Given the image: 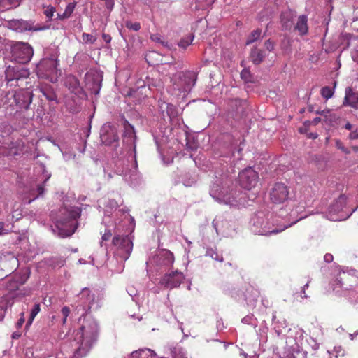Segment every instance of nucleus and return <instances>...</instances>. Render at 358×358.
<instances>
[{
	"mask_svg": "<svg viewBox=\"0 0 358 358\" xmlns=\"http://www.w3.org/2000/svg\"><path fill=\"white\" fill-rule=\"evenodd\" d=\"M100 328L97 322L91 317L84 320L70 341L72 354L69 358H85L98 341Z\"/></svg>",
	"mask_w": 358,
	"mask_h": 358,
	"instance_id": "obj_1",
	"label": "nucleus"
},
{
	"mask_svg": "<svg viewBox=\"0 0 358 358\" xmlns=\"http://www.w3.org/2000/svg\"><path fill=\"white\" fill-rule=\"evenodd\" d=\"M62 215L63 216L56 221L52 231L60 238L69 237L78 227L77 220L80 216V210L76 207L64 208L62 211Z\"/></svg>",
	"mask_w": 358,
	"mask_h": 358,
	"instance_id": "obj_2",
	"label": "nucleus"
},
{
	"mask_svg": "<svg viewBox=\"0 0 358 358\" xmlns=\"http://www.w3.org/2000/svg\"><path fill=\"white\" fill-rule=\"evenodd\" d=\"M197 80V75L192 71L176 73L170 77L171 85L169 90L177 96L182 92H189L194 86Z\"/></svg>",
	"mask_w": 358,
	"mask_h": 358,
	"instance_id": "obj_3",
	"label": "nucleus"
},
{
	"mask_svg": "<svg viewBox=\"0 0 358 358\" xmlns=\"http://www.w3.org/2000/svg\"><path fill=\"white\" fill-rule=\"evenodd\" d=\"M57 57V51L55 50L53 53L42 59L36 67L37 76L41 78L49 80L52 83L56 82L58 72Z\"/></svg>",
	"mask_w": 358,
	"mask_h": 358,
	"instance_id": "obj_4",
	"label": "nucleus"
},
{
	"mask_svg": "<svg viewBox=\"0 0 358 358\" xmlns=\"http://www.w3.org/2000/svg\"><path fill=\"white\" fill-rule=\"evenodd\" d=\"M220 184V181L216 180L210 189V194L215 201L231 206H237L241 204V198L237 199L231 193L228 194L227 192H224V190L221 189Z\"/></svg>",
	"mask_w": 358,
	"mask_h": 358,
	"instance_id": "obj_5",
	"label": "nucleus"
},
{
	"mask_svg": "<svg viewBox=\"0 0 358 358\" xmlns=\"http://www.w3.org/2000/svg\"><path fill=\"white\" fill-rule=\"evenodd\" d=\"M112 243L116 248L115 255L124 261L129 259L133 249V242L129 236H115Z\"/></svg>",
	"mask_w": 358,
	"mask_h": 358,
	"instance_id": "obj_6",
	"label": "nucleus"
},
{
	"mask_svg": "<svg viewBox=\"0 0 358 358\" xmlns=\"http://www.w3.org/2000/svg\"><path fill=\"white\" fill-rule=\"evenodd\" d=\"M34 55L32 47L27 43L19 42L12 47L13 59L17 63H28Z\"/></svg>",
	"mask_w": 358,
	"mask_h": 358,
	"instance_id": "obj_7",
	"label": "nucleus"
},
{
	"mask_svg": "<svg viewBox=\"0 0 358 358\" xmlns=\"http://www.w3.org/2000/svg\"><path fill=\"white\" fill-rule=\"evenodd\" d=\"M345 277H348L345 272L339 273L336 279L331 283V289L333 291L338 292L337 288L343 289V295L348 298L352 303H358V284L350 287H344L343 280H345Z\"/></svg>",
	"mask_w": 358,
	"mask_h": 358,
	"instance_id": "obj_8",
	"label": "nucleus"
},
{
	"mask_svg": "<svg viewBox=\"0 0 358 358\" xmlns=\"http://www.w3.org/2000/svg\"><path fill=\"white\" fill-rule=\"evenodd\" d=\"M252 221L253 232L259 235L269 236L271 234H275L282 231L285 229V227H283L280 229H278L276 228L271 229V228L267 219L260 215H255L252 218Z\"/></svg>",
	"mask_w": 358,
	"mask_h": 358,
	"instance_id": "obj_9",
	"label": "nucleus"
},
{
	"mask_svg": "<svg viewBox=\"0 0 358 358\" xmlns=\"http://www.w3.org/2000/svg\"><path fill=\"white\" fill-rule=\"evenodd\" d=\"M259 180V175L252 168H246L240 172L238 180L240 185L245 189H251L255 187Z\"/></svg>",
	"mask_w": 358,
	"mask_h": 358,
	"instance_id": "obj_10",
	"label": "nucleus"
},
{
	"mask_svg": "<svg viewBox=\"0 0 358 358\" xmlns=\"http://www.w3.org/2000/svg\"><path fill=\"white\" fill-rule=\"evenodd\" d=\"M289 187L282 182L274 184L270 192V199L275 204L285 203L289 199Z\"/></svg>",
	"mask_w": 358,
	"mask_h": 358,
	"instance_id": "obj_11",
	"label": "nucleus"
},
{
	"mask_svg": "<svg viewBox=\"0 0 358 358\" xmlns=\"http://www.w3.org/2000/svg\"><path fill=\"white\" fill-rule=\"evenodd\" d=\"M185 276L182 272L178 271L164 274L159 281V284L166 289H172L178 287L184 280Z\"/></svg>",
	"mask_w": 358,
	"mask_h": 358,
	"instance_id": "obj_12",
	"label": "nucleus"
},
{
	"mask_svg": "<svg viewBox=\"0 0 358 358\" xmlns=\"http://www.w3.org/2000/svg\"><path fill=\"white\" fill-rule=\"evenodd\" d=\"M11 95V94H10ZM14 96L13 102L21 109L28 110L32 102L33 94L29 90H20L12 94Z\"/></svg>",
	"mask_w": 358,
	"mask_h": 358,
	"instance_id": "obj_13",
	"label": "nucleus"
},
{
	"mask_svg": "<svg viewBox=\"0 0 358 358\" xmlns=\"http://www.w3.org/2000/svg\"><path fill=\"white\" fill-rule=\"evenodd\" d=\"M101 139L102 143L106 145L117 143L119 136L117 129L110 125H104L101 129Z\"/></svg>",
	"mask_w": 358,
	"mask_h": 358,
	"instance_id": "obj_14",
	"label": "nucleus"
},
{
	"mask_svg": "<svg viewBox=\"0 0 358 358\" xmlns=\"http://www.w3.org/2000/svg\"><path fill=\"white\" fill-rule=\"evenodd\" d=\"M122 126L124 128L122 134L123 143L135 150L136 136L134 127L127 120H124Z\"/></svg>",
	"mask_w": 358,
	"mask_h": 358,
	"instance_id": "obj_15",
	"label": "nucleus"
},
{
	"mask_svg": "<svg viewBox=\"0 0 358 358\" xmlns=\"http://www.w3.org/2000/svg\"><path fill=\"white\" fill-rule=\"evenodd\" d=\"M85 80L91 92L98 94L101 87L102 76L96 72H90L86 74Z\"/></svg>",
	"mask_w": 358,
	"mask_h": 358,
	"instance_id": "obj_16",
	"label": "nucleus"
},
{
	"mask_svg": "<svg viewBox=\"0 0 358 358\" xmlns=\"http://www.w3.org/2000/svg\"><path fill=\"white\" fill-rule=\"evenodd\" d=\"M7 27L15 31L23 32L26 31L38 30L34 27L32 21H26L24 20H12L8 22Z\"/></svg>",
	"mask_w": 358,
	"mask_h": 358,
	"instance_id": "obj_17",
	"label": "nucleus"
},
{
	"mask_svg": "<svg viewBox=\"0 0 358 358\" xmlns=\"http://www.w3.org/2000/svg\"><path fill=\"white\" fill-rule=\"evenodd\" d=\"M29 76V72L27 69L22 68L19 69L17 66H9L5 71L6 80L8 82L19 80L21 78H27Z\"/></svg>",
	"mask_w": 358,
	"mask_h": 358,
	"instance_id": "obj_18",
	"label": "nucleus"
},
{
	"mask_svg": "<svg viewBox=\"0 0 358 358\" xmlns=\"http://www.w3.org/2000/svg\"><path fill=\"white\" fill-rule=\"evenodd\" d=\"M78 299L80 306H83V309L87 312L91 309L92 305L94 303V295L91 294L90 290L85 287L78 294Z\"/></svg>",
	"mask_w": 358,
	"mask_h": 358,
	"instance_id": "obj_19",
	"label": "nucleus"
},
{
	"mask_svg": "<svg viewBox=\"0 0 358 358\" xmlns=\"http://www.w3.org/2000/svg\"><path fill=\"white\" fill-rule=\"evenodd\" d=\"M343 106H350L351 108L358 109V92L354 91L352 87H348L345 90V97L343 101Z\"/></svg>",
	"mask_w": 358,
	"mask_h": 358,
	"instance_id": "obj_20",
	"label": "nucleus"
},
{
	"mask_svg": "<svg viewBox=\"0 0 358 358\" xmlns=\"http://www.w3.org/2000/svg\"><path fill=\"white\" fill-rule=\"evenodd\" d=\"M296 13L290 9L283 11L280 15V23L283 29L290 30L293 27Z\"/></svg>",
	"mask_w": 358,
	"mask_h": 358,
	"instance_id": "obj_21",
	"label": "nucleus"
},
{
	"mask_svg": "<svg viewBox=\"0 0 358 358\" xmlns=\"http://www.w3.org/2000/svg\"><path fill=\"white\" fill-rule=\"evenodd\" d=\"M19 145L18 141L10 140L8 142H3L0 149L3 150V153L7 156H15L19 154Z\"/></svg>",
	"mask_w": 358,
	"mask_h": 358,
	"instance_id": "obj_22",
	"label": "nucleus"
},
{
	"mask_svg": "<svg viewBox=\"0 0 358 358\" xmlns=\"http://www.w3.org/2000/svg\"><path fill=\"white\" fill-rule=\"evenodd\" d=\"M347 203L346 196L341 195L329 207V213L337 214L341 212L345 207Z\"/></svg>",
	"mask_w": 358,
	"mask_h": 358,
	"instance_id": "obj_23",
	"label": "nucleus"
},
{
	"mask_svg": "<svg viewBox=\"0 0 358 358\" xmlns=\"http://www.w3.org/2000/svg\"><path fill=\"white\" fill-rule=\"evenodd\" d=\"M294 29L298 31L301 36L307 34L308 31V17L305 15H300L294 26Z\"/></svg>",
	"mask_w": 358,
	"mask_h": 358,
	"instance_id": "obj_24",
	"label": "nucleus"
},
{
	"mask_svg": "<svg viewBox=\"0 0 358 358\" xmlns=\"http://www.w3.org/2000/svg\"><path fill=\"white\" fill-rule=\"evenodd\" d=\"M66 86L73 93L77 94L81 91L80 82L74 76H69L66 80Z\"/></svg>",
	"mask_w": 358,
	"mask_h": 358,
	"instance_id": "obj_25",
	"label": "nucleus"
},
{
	"mask_svg": "<svg viewBox=\"0 0 358 358\" xmlns=\"http://www.w3.org/2000/svg\"><path fill=\"white\" fill-rule=\"evenodd\" d=\"M250 57L252 63L257 65L263 61L265 54L263 50L255 48L252 50Z\"/></svg>",
	"mask_w": 358,
	"mask_h": 358,
	"instance_id": "obj_26",
	"label": "nucleus"
},
{
	"mask_svg": "<svg viewBox=\"0 0 358 358\" xmlns=\"http://www.w3.org/2000/svg\"><path fill=\"white\" fill-rule=\"evenodd\" d=\"M130 358H155V353L150 349H142L134 351Z\"/></svg>",
	"mask_w": 358,
	"mask_h": 358,
	"instance_id": "obj_27",
	"label": "nucleus"
},
{
	"mask_svg": "<svg viewBox=\"0 0 358 358\" xmlns=\"http://www.w3.org/2000/svg\"><path fill=\"white\" fill-rule=\"evenodd\" d=\"M321 116L323 117V121L329 125H333L336 123L338 117L330 110H323L321 111Z\"/></svg>",
	"mask_w": 358,
	"mask_h": 358,
	"instance_id": "obj_28",
	"label": "nucleus"
},
{
	"mask_svg": "<svg viewBox=\"0 0 358 358\" xmlns=\"http://www.w3.org/2000/svg\"><path fill=\"white\" fill-rule=\"evenodd\" d=\"M75 6L76 3H69L66 6L64 12L62 14L57 13V18L60 20L69 18L73 13Z\"/></svg>",
	"mask_w": 358,
	"mask_h": 358,
	"instance_id": "obj_29",
	"label": "nucleus"
},
{
	"mask_svg": "<svg viewBox=\"0 0 358 358\" xmlns=\"http://www.w3.org/2000/svg\"><path fill=\"white\" fill-rule=\"evenodd\" d=\"M336 85V82L334 81L333 87H330L329 86L323 87L321 89V92H320L321 96L327 100L331 98L334 95V88H335Z\"/></svg>",
	"mask_w": 358,
	"mask_h": 358,
	"instance_id": "obj_30",
	"label": "nucleus"
},
{
	"mask_svg": "<svg viewBox=\"0 0 358 358\" xmlns=\"http://www.w3.org/2000/svg\"><path fill=\"white\" fill-rule=\"evenodd\" d=\"M10 94H15V91L3 92L1 94V101L3 103V105H8L11 106L14 103L13 101H11L12 99L14 100V96L9 95Z\"/></svg>",
	"mask_w": 358,
	"mask_h": 358,
	"instance_id": "obj_31",
	"label": "nucleus"
},
{
	"mask_svg": "<svg viewBox=\"0 0 358 358\" xmlns=\"http://www.w3.org/2000/svg\"><path fill=\"white\" fill-rule=\"evenodd\" d=\"M194 36L193 34H190L188 36L182 38L178 43V46L185 49L189 46L193 41Z\"/></svg>",
	"mask_w": 358,
	"mask_h": 358,
	"instance_id": "obj_32",
	"label": "nucleus"
},
{
	"mask_svg": "<svg viewBox=\"0 0 358 358\" xmlns=\"http://www.w3.org/2000/svg\"><path fill=\"white\" fill-rule=\"evenodd\" d=\"M40 310H41L40 304L39 303H36L34 306L33 308L31 309L29 318L27 320V324H26V327L30 326L32 324L35 317L40 312Z\"/></svg>",
	"mask_w": 358,
	"mask_h": 358,
	"instance_id": "obj_33",
	"label": "nucleus"
},
{
	"mask_svg": "<svg viewBox=\"0 0 358 358\" xmlns=\"http://www.w3.org/2000/svg\"><path fill=\"white\" fill-rule=\"evenodd\" d=\"M262 30L260 29H257L252 31L247 39L246 45L251 44L253 42L256 41L257 39L260 38Z\"/></svg>",
	"mask_w": 358,
	"mask_h": 358,
	"instance_id": "obj_34",
	"label": "nucleus"
},
{
	"mask_svg": "<svg viewBox=\"0 0 358 358\" xmlns=\"http://www.w3.org/2000/svg\"><path fill=\"white\" fill-rule=\"evenodd\" d=\"M241 78L246 83H253L252 74L248 69H244L241 72Z\"/></svg>",
	"mask_w": 358,
	"mask_h": 358,
	"instance_id": "obj_35",
	"label": "nucleus"
},
{
	"mask_svg": "<svg viewBox=\"0 0 358 358\" xmlns=\"http://www.w3.org/2000/svg\"><path fill=\"white\" fill-rule=\"evenodd\" d=\"M206 256H209L213 259L218 262H223L224 259L222 256H220L216 251H214L213 249H208L206 251Z\"/></svg>",
	"mask_w": 358,
	"mask_h": 358,
	"instance_id": "obj_36",
	"label": "nucleus"
},
{
	"mask_svg": "<svg viewBox=\"0 0 358 358\" xmlns=\"http://www.w3.org/2000/svg\"><path fill=\"white\" fill-rule=\"evenodd\" d=\"M83 41L86 43L94 44L96 41V37L87 33L82 34Z\"/></svg>",
	"mask_w": 358,
	"mask_h": 358,
	"instance_id": "obj_37",
	"label": "nucleus"
},
{
	"mask_svg": "<svg viewBox=\"0 0 358 358\" xmlns=\"http://www.w3.org/2000/svg\"><path fill=\"white\" fill-rule=\"evenodd\" d=\"M125 27L129 29L137 31L141 29V24L138 22H132L131 21L128 20L125 22Z\"/></svg>",
	"mask_w": 358,
	"mask_h": 358,
	"instance_id": "obj_38",
	"label": "nucleus"
},
{
	"mask_svg": "<svg viewBox=\"0 0 358 358\" xmlns=\"http://www.w3.org/2000/svg\"><path fill=\"white\" fill-rule=\"evenodd\" d=\"M21 0H2L4 6H10V8L17 7L20 5Z\"/></svg>",
	"mask_w": 358,
	"mask_h": 358,
	"instance_id": "obj_39",
	"label": "nucleus"
},
{
	"mask_svg": "<svg viewBox=\"0 0 358 358\" xmlns=\"http://www.w3.org/2000/svg\"><path fill=\"white\" fill-rule=\"evenodd\" d=\"M55 12V8L52 6H48L46 7L45 10H44V15L46 16V17L48 20H50L52 17Z\"/></svg>",
	"mask_w": 358,
	"mask_h": 358,
	"instance_id": "obj_40",
	"label": "nucleus"
},
{
	"mask_svg": "<svg viewBox=\"0 0 358 358\" xmlns=\"http://www.w3.org/2000/svg\"><path fill=\"white\" fill-rule=\"evenodd\" d=\"M61 313L63 316L62 324H64L66 322V320L70 313V309L68 306H64L61 310Z\"/></svg>",
	"mask_w": 358,
	"mask_h": 358,
	"instance_id": "obj_41",
	"label": "nucleus"
},
{
	"mask_svg": "<svg viewBox=\"0 0 358 358\" xmlns=\"http://www.w3.org/2000/svg\"><path fill=\"white\" fill-rule=\"evenodd\" d=\"M36 192H37V196L35 198H34V200L36 198L43 195L44 192H45L44 185L43 184L38 185L37 188H36ZM32 201H33V199L29 200V203H31Z\"/></svg>",
	"mask_w": 358,
	"mask_h": 358,
	"instance_id": "obj_42",
	"label": "nucleus"
},
{
	"mask_svg": "<svg viewBox=\"0 0 358 358\" xmlns=\"http://www.w3.org/2000/svg\"><path fill=\"white\" fill-rule=\"evenodd\" d=\"M336 147L338 149L342 150L345 154L350 153V150L348 149H347L346 148H345L343 143L340 140H336Z\"/></svg>",
	"mask_w": 358,
	"mask_h": 358,
	"instance_id": "obj_43",
	"label": "nucleus"
},
{
	"mask_svg": "<svg viewBox=\"0 0 358 358\" xmlns=\"http://www.w3.org/2000/svg\"><path fill=\"white\" fill-rule=\"evenodd\" d=\"M173 353V358H187L185 353L180 350H175Z\"/></svg>",
	"mask_w": 358,
	"mask_h": 358,
	"instance_id": "obj_44",
	"label": "nucleus"
},
{
	"mask_svg": "<svg viewBox=\"0 0 358 358\" xmlns=\"http://www.w3.org/2000/svg\"><path fill=\"white\" fill-rule=\"evenodd\" d=\"M264 45H265V48L268 51H272L274 49V43L270 39L265 41Z\"/></svg>",
	"mask_w": 358,
	"mask_h": 358,
	"instance_id": "obj_45",
	"label": "nucleus"
},
{
	"mask_svg": "<svg viewBox=\"0 0 358 358\" xmlns=\"http://www.w3.org/2000/svg\"><path fill=\"white\" fill-rule=\"evenodd\" d=\"M10 229L6 228L5 223L0 222V235L8 234Z\"/></svg>",
	"mask_w": 358,
	"mask_h": 358,
	"instance_id": "obj_46",
	"label": "nucleus"
},
{
	"mask_svg": "<svg viewBox=\"0 0 358 358\" xmlns=\"http://www.w3.org/2000/svg\"><path fill=\"white\" fill-rule=\"evenodd\" d=\"M352 58L355 62H358V44L352 52Z\"/></svg>",
	"mask_w": 358,
	"mask_h": 358,
	"instance_id": "obj_47",
	"label": "nucleus"
},
{
	"mask_svg": "<svg viewBox=\"0 0 358 358\" xmlns=\"http://www.w3.org/2000/svg\"><path fill=\"white\" fill-rule=\"evenodd\" d=\"M43 94L45 96L46 99L49 101H56V99H57V96L54 93H52V92L47 93V92H43Z\"/></svg>",
	"mask_w": 358,
	"mask_h": 358,
	"instance_id": "obj_48",
	"label": "nucleus"
},
{
	"mask_svg": "<svg viewBox=\"0 0 358 358\" xmlns=\"http://www.w3.org/2000/svg\"><path fill=\"white\" fill-rule=\"evenodd\" d=\"M24 313L23 312L20 313V317L16 323L17 328H20L24 323Z\"/></svg>",
	"mask_w": 358,
	"mask_h": 358,
	"instance_id": "obj_49",
	"label": "nucleus"
},
{
	"mask_svg": "<svg viewBox=\"0 0 358 358\" xmlns=\"http://www.w3.org/2000/svg\"><path fill=\"white\" fill-rule=\"evenodd\" d=\"M112 236V233L110 230H106L104 234L102 236V241H108Z\"/></svg>",
	"mask_w": 358,
	"mask_h": 358,
	"instance_id": "obj_50",
	"label": "nucleus"
},
{
	"mask_svg": "<svg viewBox=\"0 0 358 358\" xmlns=\"http://www.w3.org/2000/svg\"><path fill=\"white\" fill-rule=\"evenodd\" d=\"M334 259L333 255L330 253H327L324 256V261L327 263H331Z\"/></svg>",
	"mask_w": 358,
	"mask_h": 358,
	"instance_id": "obj_51",
	"label": "nucleus"
},
{
	"mask_svg": "<svg viewBox=\"0 0 358 358\" xmlns=\"http://www.w3.org/2000/svg\"><path fill=\"white\" fill-rule=\"evenodd\" d=\"M349 138L352 140L358 139V130L355 129L354 131H352L349 135Z\"/></svg>",
	"mask_w": 358,
	"mask_h": 358,
	"instance_id": "obj_52",
	"label": "nucleus"
},
{
	"mask_svg": "<svg viewBox=\"0 0 358 358\" xmlns=\"http://www.w3.org/2000/svg\"><path fill=\"white\" fill-rule=\"evenodd\" d=\"M252 320V316L247 315L242 319V322L244 324H250Z\"/></svg>",
	"mask_w": 358,
	"mask_h": 358,
	"instance_id": "obj_53",
	"label": "nucleus"
},
{
	"mask_svg": "<svg viewBox=\"0 0 358 358\" xmlns=\"http://www.w3.org/2000/svg\"><path fill=\"white\" fill-rule=\"evenodd\" d=\"M102 38L104 40V41L107 43H110L112 39L111 36L109 34L105 33L102 34Z\"/></svg>",
	"mask_w": 358,
	"mask_h": 358,
	"instance_id": "obj_54",
	"label": "nucleus"
},
{
	"mask_svg": "<svg viewBox=\"0 0 358 358\" xmlns=\"http://www.w3.org/2000/svg\"><path fill=\"white\" fill-rule=\"evenodd\" d=\"M308 287H309V282H308L307 283H306V284L303 285V287H302V290H301V293L304 294L303 296L301 295V296L302 298H306H306H308V296L305 294V289H308Z\"/></svg>",
	"mask_w": 358,
	"mask_h": 358,
	"instance_id": "obj_55",
	"label": "nucleus"
},
{
	"mask_svg": "<svg viewBox=\"0 0 358 358\" xmlns=\"http://www.w3.org/2000/svg\"><path fill=\"white\" fill-rule=\"evenodd\" d=\"M166 255H167L169 263L173 264L174 258L172 253L166 252Z\"/></svg>",
	"mask_w": 358,
	"mask_h": 358,
	"instance_id": "obj_56",
	"label": "nucleus"
},
{
	"mask_svg": "<svg viewBox=\"0 0 358 358\" xmlns=\"http://www.w3.org/2000/svg\"><path fill=\"white\" fill-rule=\"evenodd\" d=\"M307 136L309 138L316 139L318 137V134L317 133L310 132L307 134Z\"/></svg>",
	"mask_w": 358,
	"mask_h": 358,
	"instance_id": "obj_57",
	"label": "nucleus"
},
{
	"mask_svg": "<svg viewBox=\"0 0 358 358\" xmlns=\"http://www.w3.org/2000/svg\"><path fill=\"white\" fill-rule=\"evenodd\" d=\"M308 128L304 125L299 128V132L301 134H308Z\"/></svg>",
	"mask_w": 358,
	"mask_h": 358,
	"instance_id": "obj_58",
	"label": "nucleus"
},
{
	"mask_svg": "<svg viewBox=\"0 0 358 358\" xmlns=\"http://www.w3.org/2000/svg\"><path fill=\"white\" fill-rule=\"evenodd\" d=\"M321 121H322L321 117H317L314 118V119L311 121V122H313V125H317V124L319 122H320Z\"/></svg>",
	"mask_w": 358,
	"mask_h": 358,
	"instance_id": "obj_59",
	"label": "nucleus"
},
{
	"mask_svg": "<svg viewBox=\"0 0 358 358\" xmlns=\"http://www.w3.org/2000/svg\"><path fill=\"white\" fill-rule=\"evenodd\" d=\"M20 336H21V334L19 333V332H17V331L13 332V334H12V338H13V339H17Z\"/></svg>",
	"mask_w": 358,
	"mask_h": 358,
	"instance_id": "obj_60",
	"label": "nucleus"
},
{
	"mask_svg": "<svg viewBox=\"0 0 358 358\" xmlns=\"http://www.w3.org/2000/svg\"><path fill=\"white\" fill-rule=\"evenodd\" d=\"M345 128L347 129V130H352V128H353V126L352 124H350V122H347L345 125Z\"/></svg>",
	"mask_w": 358,
	"mask_h": 358,
	"instance_id": "obj_61",
	"label": "nucleus"
},
{
	"mask_svg": "<svg viewBox=\"0 0 358 358\" xmlns=\"http://www.w3.org/2000/svg\"><path fill=\"white\" fill-rule=\"evenodd\" d=\"M313 124V122H311L310 120H306L303 122V125L307 127L308 129L310 127V125Z\"/></svg>",
	"mask_w": 358,
	"mask_h": 358,
	"instance_id": "obj_62",
	"label": "nucleus"
},
{
	"mask_svg": "<svg viewBox=\"0 0 358 358\" xmlns=\"http://www.w3.org/2000/svg\"><path fill=\"white\" fill-rule=\"evenodd\" d=\"M310 60H311L313 62L315 61V60L316 61L317 60V57H315L314 55H311L310 57Z\"/></svg>",
	"mask_w": 358,
	"mask_h": 358,
	"instance_id": "obj_63",
	"label": "nucleus"
},
{
	"mask_svg": "<svg viewBox=\"0 0 358 358\" xmlns=\"http://www.w3.org/2000/svg\"><path fill=\"white\" fill-rule=\"evenodd\" d=\"M308 111L309 112H313L314 111V108H313V106H308Z\"/></svg>",
	"mask_w": 358,
	"mask_h": 358,
	"instance_id": "obj_64",
	"label": "nucleus"
}]
</instances>
